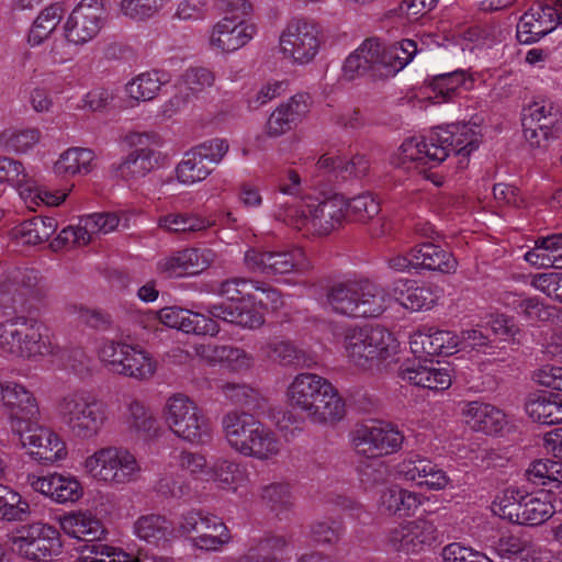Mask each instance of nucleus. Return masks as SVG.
<instances>
[{"instance_id":"nucleus-1","label":"nucleus","mask_w":562,"mask_h":562,"mask_svg":"<svg viewBox=\"0 0 562 562\" xmlns=\"http://www.w3.org/2000/svg\"><path fill=\"white\" fill-rule=\"evenodd\" d=\"M441 296V290L431 285H415L408 279L396 280L390 289L367 278L348 279L334 283L326 295L330 310L348 318H376L393 301L414 312L430 310Z\"/></svg>"},{"instance_id":"nucleus-2","label":"nucleus","mask_w":562,"mask_h":562,"mask_svg":"<svg viewBox=\"0 0 562 562\" xmlns=\"http://www.w3.org/2000/svg\"><path fill=\"white\" fill-rule=\"evenodd\" d=\"M482 140L481 127L475 123H454L438 127L426 136L405 139L393 156V165L405 170L426 173L438 167L453 153L458 169L469 165V158Z\"/></svg>"},{"instance_id":"nucleus-3","label":"nucleus","mask_w":562,"mask_h":562,"mask_svg":"<svg viewBox=\"0 0 562 562\" xmlns=\"http://www.w3.org/2000/svg\"><path fill=\"white\" fill-rule=\"evenodd\" d=\"M284 395L289 407L313 424L333 425L345 417L346 404L339 391L319 374L297 373L289 382Z\"/></svg>"},{"instance_id":"nucleus-4","label":"nucleus","mask_w":562,"mask_h":562,"mask_svg":"<svg viewBox=\"0 0 562 562\" xmlns=\"http://www.w3.org/2000/svg\"><path fill=\"white\" fill-rule=\"evenodd\" d=\"M344 356L358 371L379 373L398 361L401 342L380 325H350L341 340Z\"/></svg>"},{"instance_id":"nucleus-5","label":"nucleus","mask_w":562,"mask_h":562,"mask_svg":"<svg viewBox=\"0 0 562 562\" xmlns=\"http://www.w3.org/2000/svg\"><path fill=\"white\" fill-rule=\"evenodd\" d=\"M273 217L306 235L327 236L344 224L347 217V198L336 194L322 200L304 195L294 204L277 203Z\"/></svg>"},{"instance_id":"nucleus-6","label":"nucleus","mask_w":562,"mask_h":562,"mask_svg":"<svg viewBox=\"0 0 562 562\" xmlns=\"http://www.w3.org/2000/svg\"><path fill=\"white\" fill-rule=\"evenodd\" d=\"M229 447L239 454L260 462L273 463L283 452L279 434L252 414L232 412L222 420Z\"/></svg>"},{"instance_id":"nucleus-7","label":"nucleus","mask_w":562,"mask_h":562,"mask_svg":"<svg viewBox=\"0 0 562 562\" xmlns=\"http://www.w3.org/2000/svg\"><path fill=\"white\" fill-rule=\"evenodd\" d=\"M417 52L413 40H403L389 47L378 40H367L346 58L344 76L349 80L367 72L375 78L393 77L413 60Z\"/></svg>"},{"instance_id":"nucleus-8","label":"nucleus","mask_w":562,"mask_h":562,"mask_svg":"<svg viewBox=\"0 0 562 562\" xmlns=\"http://www.w3.org/2000/svg\"><path fill=\"white\" fill-rule=\"evenodd\" d=\"M57 416L78 439L95 438L108 420V405L93 392L75 390L63 395L56 406Z\"/></svg>"},{"instance_id":"nucleus-9","label":"nucleus","mask_w":562,"mask_h":562,"mask_svg":"<svg viewBox=\"0 0 562 562\" xmlns=\"http://www.w3.org/2000/svg\"><path fill=\"white\" fill-rule=\"evenodd\" d=\"M213 11L217 16L213 24V50L236 52L257 34V25L250 20L254 11L250 0H215Z\"/></svg>"},{"instance_id":"nucleus-10","label":"nucleus","mask_w":562,"mask_h":562,"mask_svg":"<svg viewBox=\"0 0 562 562\" xmlns=\"http://www.w3.org/2000/svg\"><path fill=\"white\" fill-rule=\"evenodd\" d=\"M56 348L46 326L36 318L16 316L0 323V349L14 359L40 361Z\"/></svg>"},{"instance_id":"nucleus-11","label":"nucleus","mask_w":562,"mask_h":562,"mask_svg":"<svg viewBox=\"0 0 562 562\" xmlns=\"http://www.w3.org/2000/svg\"><path fill=\"white\" fill-rule=\"evenodd\" d=\"M252 280L229 279L213 290V318H221L243 328H259L265 323L263 313L256 308H246L255 300L251 293Z\"/></svg>"},{"instance_id":"nucleus-12","label":"nucleus","mask_w":562,"mask_h":562,"mask_svg":"<svg viewBox=\"0 0 562 562\" xmlns=\"http://www.w3.org/2000/svg\"><path fill=\"white\" fill-rule=\"evenodd\" d=\"M209 519L198 512L183 516L178 530L164 516L149 514L140 516L134 524V533L140 540L158 544L175 536H190L192 546L196 549L211 550V537L207 535Z\"/></svg>"},{"instance_id":"nucleus-13","label":"nucleus","mask_w":562,"mask_h":562,"mask_svg":"<svg viewBox=\"0 0 562 562\" xmlns=\"http://www.w3.org/2000/svg\"><path fill=\"white\" fill-rule=\"evenodd\" d=\"M47 288L40 272L33 268H15L0 277V308L13 312L29 311L41 301Z\"/></svg>"},{"instance_id":"nucleus-14","label":"nucleus","mask_w":562,"mask_h":562,"mask_svg":"<svg viewBox=\"0 0 562 562\" xmlns=\"http://www.w3.org/2000/svg\"><path fill=\"white\" fill-rule=\"evenodd\" d=\"M85 468L92 477L112 486L135 482L140 473L135 456L127 449L117 447L97 450L86 459Z\"/></svg>"},{"instance_id":"nucleus-15","label":"nucleus","mask_w":562,"mask_h":562,"mask_svg":"<svg viewBox=\"0 0 562 562\" xmlns=\"http://www.w3.org/2000/svg\"><path fill=\"white\" fill-rule=\"evenodd\" d=\"M322 34L318 25L307 20H293L281 31L279 53L294 65H306L318 54Z\"/></svg>"},{"instance_id":"nucleus-16","label":"nucleus","mask_w":562,"mask_h":562,"mask_svg":"<svg viewBox=\"0 0 562 562\" xmlns=\"http://www.w3.org/2000/svg\"><path fill=\"white\" fill-rule=\"evenodd\" d=\"M99 355L112 372L128 378L147 380L156 371V362L138 346L109 340L101 346Z\"/></svg>"},{"instance_id":"nucleus-17","label":"nucleus","mask_w":562,"mask_h":562,"mask_svg":"<svg viewBox=\"0 0 562 562\" xmlns=\"http://www.w3.org/2000/svg\"><path fill=\"white\" fill-rule=\"evenodd\" d=\"M350 440L358 453L378 458L398 451L404 435L390 423L372 422L358 425L351 431Z\"/></svg>"},{"instance_id":"nucleus-18","label":"nucleus","mask_w":562,"mask_h":562,"mask_svg":"<svg viewBox=\"0 0 562 562\" xmlns=\"http://www.w3.org/2000/svg\"><path fill=\"white\" fill-rule=\"evenodd\" d=\"M165 419L170 430L184 440L196 442L207 434V418L202 415L198 405L183 394L168 398Z\"/></svg>"},{"instance_id":"nucleus-19","label":"nucleus","mask_w":562,"mask_h":562,"mask_svg":"<svg viewBox=\"0 0 562 562\" xmlns=\"http://www.w3.org/2000/svg\"><path fill=\"white\" fill-rule=\"evenodd\" d=\"M12 543L21 557L37 562H48L61 552L59 531L41 522L23 526Z\"/></svg>"},{"instance_id":"nucleus-20","label":"nucleus","mask_w":562,"mask_h":562,"mask_svg":"<svg viewBox=\"0 0 562 562\" xmlns=\"http://www.w3.org/2000/svg\"><path fill=\"white\" fill-rule=\"evenodd\" d=\"M105 18V0H81L64 24L65 38L75 45H85L99 34Z\"/></svg>"},{"instance_id":"nucleus-21","label":"nucleus","mask_w":562,"mask_h":562,"mask_svg":"<svg viewBox=\"0 0 562 562\" xmlns=\"http://www.w3.org/2000/svg\"><path fill=\"white\" fill-rule=\"evenodd\" d=\"M248 270L265 274L304 273L312 268L311 260L300 247L286 251H261L249 249L245 254Z\"/></svg>"},{"instance_id":"nucleus-22","label":"nucleus","mask_w":562,"mask_h":562,"mask_svg":"<svg viewBox=\"0 0 562 562\" xmlns=\"http://www.w3.org/2000/svg\"><path fill=\"white\" fill-rule=\"evenodd\" d=\"M562 24V0L537 2L522 14L517 24L521 44L538 42Z\"/></svg>"},{"instance_id":"nucleus-23","label":"nucleus","mask_w":562,"mask_h":562,"mask_svg":"<svg viewBox=\"0 0 562 562\" xmlns=\"http://www.w3.org/2000/svg\"><path fill=\"white\" fill-rule=\"evenodd\" d=\"M20 437V442L32 459L50 464L64 460L67 457V447L65 441L58 434L46 427H27L23 430L21 427L15 428Z\"/></svg>"},{"instance_id":"nucleus-24","label":"nucleus","mask_w":562,"mask_h":562,"mask_svg":"<svg viewBox=\"0 0 562 562\" xmlns=\"http://www.w3.org/2000/svg\"><path fill=\"white\" fill-rule=\"evenodd\" d=\"M437 538L435 524L418 517L406 520L393 528L389 533V543L393 549L406 554H418L431 547Z\"/></svg>"},{"instance_id":"nucleus-25","label":"nucleus","mask_w":562,"mask_h":562,"mask_svg":"<svg viewBox=\"0 0 562 562\" xmlns=\"http://www.w3.org/2000/svg\"><path fill=\"white\" fill-rule=\"evenodd\" d=\"M454 375L452 364L432 359L408 363L400 371L403 381L432 392L448 390Z\"/></svg>"},{"instance_id":"nucleus-26","label":"nucleus","mask_w":562,"mask_h":562,"mask_svg":"<svg viewBox=\"0 0 562 562\" xmlns=\"http://www.w3.org/2000/svg\"><path fill=\"white\" fill-rule=\"evenodd\" d=\"M461 417L472 430L486 435H502L509 429V419L498 407L483 402H468L461 407Z\"/></svg>"},{"instance_id":"nucleus-27","label":"nucleus","mask_w":562,"mask_h":562,"mask_svg":"<svg viewBox=\"0 0 562 562\" xmlns=\"http://www.w3.org/2000/svg\"><path fill=\"white\" fill-rule=\"evenodd\" d=\"M0 402L12 422V427L15 428H20L23 423L32 420L38 414L34 394L16 382L0 383Z\"/></svg>"},{"instance_id":"nucleus-28","label":"nucleus","mask_w":562,"mask_h":562,"mask_svg":"<svg viewBox=\"0 0 562 562\" xmlns=\"http://www.w3.org/2000/svg\"><path fill=\"white\" fill-rule=\"evenodd\" d=\"M27 482L35 492L59 504L75 503L82 496L80 482L69 474L29 475Z\"/></svg>"},{"instance_id":"nucleus-29","label":"nucleus","mask_w":562,"mask_h":562,"mask_svg":"<svg viewBox=\"0 0 562 562\" xmlns=\"http://www.w3.org/2000/svg\"><path fill=\"white\" fill-rule=\"evenodd\" d=\"M558 498L549 490H538L527 493L521 503L518 525L539 527L550 520L557 513Z\"/></svg>"},{"instance_id":"nucleus-30","label":"nucleus","mask_w":562,"mask_h":562,"mask_svg":"<svg viewBox=\"0 0 562 562\" xmlns=\"http://www.w3.org/2000/svg\"><path fill=\"white\" fill-rule=\"evenodd\" d=\"M423 494L392 484L381 491L378 498V509L390 516H413L424 504Z\"/></svg>"},{"instance_id":"nucleus-31","label":"nucleus","mask_w":562,"mask_h":562,"mask_svg":"<svg viewBox=\"0 0 562 562\" xmlns=\"http://www.w3.org/2000/svg\"><path fill=\"white\" fill-rule=\"evenodd\" d=\"M211 146L199 145L187 151L176 168L177 179L184 184H193L211 173Z\"/></svg>"},{"instance_id":"nucleus-32","label":"nucleus","mask_w":562,"mask_h":562,"mask_svg":"<svg viewBox=\"0 0 562 562\" xmlns=\"http://www.w3.org/2000/svg\"><path fill=\"white\" fill-rule=\"evenodd\" d=\"M416 269H427L442 273H453L458 262L453 255L432 243H423L411 250Z\"/></svg>"},{"instance_id":"nucleus-33","label":"nucleus","mask_w":562,"mask_h":562,"mask_svg":"<svg viewBox=\"0 0 562 562\" xmlns=\"http://www.w3.org/2000/svg\"><path fill=\"white\" fill-rule=\"evenodd\" d=\"M472 78L463 69L434 76L429 80L428 88L434 103H441L451 100L461 90L472 87Z\"/></svg>"},{"instance_id":"nucleus-34","label":"nucleus","mask_w":562,"mask_h":562,"mask_svg":"<svg viewBox=\"0 0 562 562\" xmlns=\"http://www.w3.org/2000/svg\"><path fill=\"white\" fill-rule=\"evenodd\" d=\"M524 258L537 268H562V233L537 239L535 247Z\"/></svg>"},{"instance_id":"nucleus-35","label":"nucleus","mask_w":562,"mask_h":562,"mask_svg":"<svg viewBox=\"0 0 562 562\" xmlns=\"http://www.w3.org/2000/svg\"><path fill=\"white\" fill-rule=\"evenodd\" d=\"M58 223L50 216H34L12 228V238L23 245L42 244L56 232Z\"/></svg>"},{"instance_id":"nucleus-36","label":"nucleus","mask_w":562,"mask_h":562,"mask_svg":"<svg viewBox=\"0 0 562 562\" xmlns=\"http://www.w3.org/2000/svg\"><path fill=\"white\" fill-rule=\"evenodd\" d=\"M527 415L535 422L552 425L562 423V397L553 394H535L525 405Z\"/></svg>"},{"instance_id":"nucleus-37","label":"nucleus","mask_w":562,"mask_h":562,"mask_svg":"<svg viewBox=\"0 0 562 562\" xmlns=\"http://www.w3.org/2000/svg\"><path fill=\"white\" fill-rule=\"evenodd\" d=\"M60 528L68 536L83 541H94L103 535L101 521L90 513L79 512L63 516Z\"/></svg>"},{"instance_id":"nucleus-38","label":"nucleus","mask_w":562,"mask_h":562,"mask_svg":"<svg viewBox=\"0 0 562 562\" xmlns=\"http://www.w3.org/2000/svg\"><path fill=\"white\" fill-rule=\"evenodd\" d=\"M170 81V75L161 70H150L137 75L126 85L127 94L136 101H150L161 86Z\"/></svg>"},{"instance_id":"nucleus-39","label":"nucleus","mask_w":562,"mask_h":562,"mask_svg":"<svg viewBox=\"0 0 562 562\" xmlns=\"http://www.w3.org/2000/svg\"><path fill=\"white\" fill-rule=\"evenodd\" d=\"M159 156L151 148L136 149L120 164L117 172L125 180L143 178L158 165Z\"/></svg>"},{"instance_id":"nucleus-40","label":"nucleus","mask_w":562,"mask_h":562,"mask_svg":"<svg viewBox=\"0 0 562 562\" xmlns=\"http://www.w3.org/2000/svg\"><path fill=\"white\" fill-rule=\"evenodd\" d=\"M64 13V7L58 2L43 9L29 31L27 43L31 46L41 45L60 23Z\"/></svg>"},{"instance_id":"nucleus-41","label":"nucleus","mask_w":562,"mask_h":562,"mask_svg":"<svg viewBox=\"0 0 562 562\" xmlns=\"http://www.w3.org/2000/svg\"><path fill=\"white\" fill-rule=\"evenodd\" d=\"M525 492L516 486H508L499 491L491 504L493 514L518 525Z\"/></svg>"},{"instance_id":"nucleus-42","label":"nucleus","mask_w":562,"mask_h":562,"mask_svg":"<svg viewBox=\"0 0 562 562\" xmlns=\"http://www.w3.org/2000/svg\"><path fill=\"white\" fill-rule=\"evenodd\" d=\"M94 154L89 148L74 147L63 153L55 162L54 170L57 175L88 173L92 169Z\"/></svg>"},{"instance_id":"nucleus-43","label":"nucleus","mask_w":562,"mask_h":562,"mask_svg":"<svg viewBox=\"0 0 562 562\" xmlns=\"http://www.w3.org/2000/svg\"><path fill=\"white\" fill-rule=\"evenodd\" d=\"M247 481V471L244 465L223 460L213 468V484L226 491H236Z\"/></svg>"},{"instance_id":"nucleus-44","label":"nucleus","mask_w":562,"mask_h":562,"mask_svg":"<svg viewBox=\"0 0 562 562\" xmlns=\"http://www.w3.org/2000/svg\"><path fill=\"white\" fill-rule=\"evenodd\" d=\"M41 139L37 128H9L0 134V147L9 153H26Z\"/></svg>"},{"instance_id":"nucleus-45","label":"nucleus","mask_w":562,"mask_h":562,"mask_svg":"<svg viewBox=\"0 0 562 562\" xmlns=\"http://www.w3.org/2000/svg\"><path fill=\"white\" fill-rule=\"evenodd\" d=\"M158 226L170 233L200 232L210 226V221L189 213H169L161 215L157 222Z\"/></svg>"},{"instance_id":"nucleus-46","label":"nucleus","mask_w":562,"mask_h":562,"mask_svg":"<svg viewBox=\"0 0 562 562\" xmlns=\"http://www.w3.org/2000/svg\"><path fill=\"white\" fill-rule=\"evenodd\" d=\"M30 514V505L10 487L0 484V519L22 521Z\"/></svg>"},{"instance_id":"nucleus-47","label":"nucleus","mask_w":562,"mask_h":562,"mask_svg":"<svg viewBox=\"0 0 562 562\" xmlns=\"http://www.w3.org/2000/svg\"><path fill=\"white\" fill-rule=\"evenodd\" d=\"M380 210V200L370 192H363L347 199V215L350 214L358 223H369L379 215Z\"/></svg>"},{"instance_id":"nucleus-48","label":"nucleus","mask_w":562,"mask_h":562,"mask_svg":"<svg viewBox=\"0 0 562 562\" xmlns=\"http://www.w3.org/2000/svg\"><path fill=\"white\" fill-rule=\"evenodd\" d=\"M527 475L529 481L533 483L547 485L554 484L557 487L562 488V463L551 459H540L533 461L528 470Z\"/></svg>"},{"instance_id":"nucleus-49","label":"nucleus","mask_w":562,"mask_h":562,"mask_svg":"<svg viewBox=\"0 0 562 562\" xmlns=\"http://www.w3.org/2000/svg\"><path fill=\"white\" fill-rule=\"evenodd\" d=\"M504 304L521 314L530 323L542 321L549 316V312L536 297L510 293L504 297Z\"/></svg>"},{"instance_id":"nucleus-50","label":"nucleus","mask_w":562,"mask_h":562,"mask_svg":"<svg viewBox=\"0 0 562 562\" xmlns=\"http://www.w3.org/2000/svg\"><path fill=\"white\" fill-rule=\"evenodd\" d=\"M165 0H121L120 12L135 21H142L153 16L162 5Z\"/></svg>"},{"instance_id":"nucleus-51","label":"nucleus","mask_w":562,"mask_h":562,"mask_svg":"<svg viewBox=\"0 0 562 562\" xmlns=\"http://www.w3.org/2000/svg\"><path fill=\"white\" fill-rule=\"evenodd\" d=\"M261 352L265 357L278 361L282 364H292L299 358V350L296 347L282 339H273L261 347Z\"/></svg>"},{"instance_id":"nucleus-52","label":"nucleus","mask_w":562,"mask_h":562,"mask_svg":"<svg viewBox=\"0 0 562 562\" xmlns=\"http://www.w3.org/2000/svg\"><path fill=\"white\" fill-rule=\"evenodd\" d=\"M495 550L504 559H513L520 553H526L525 562H527V559L530 560L532 552L536 551L528 541L514 535L501 537L495 546Z\"/></svg>"},{"instance_id":"nucleus-53","label":"nucleus","mask_w":562,"mask_h":562,"mask_svg":"<svg viewBox=\"0 0 562 562\" xmlns=\"http://www.w3.org/2000/svg\"><path fill=\"white\" fill-rule=\"evenodd\" d=\"M524 138L532 149L546 148L557 137V128L552 122L543 125L522 124Z\"/></svg>"},{"instance_id":"nucleus-54","label":"nucleus","mask_w":562,"mask_h":562,"mask_svg":"<svg viewBox=\"0 0 562 562\" xmlns=\"http://www.w3.org/2000/svg\"><path fill=\"white\" fill-rule=\"evenodd\" d=\"M87 235L91 238L94 234H108L114 231L120 218L115 213H93L81 217Z\"/></svg>"},{"instance_id":"nucleus-55","label":"nucleus","mask_w":562,"mask_h":562,"mask_svg":"<svg viewBox=\"0 0 562 562\" xmlns=\"http://www.w3.org/2000/svg\"><path fill=\"white\" fill-rule=\"evenodd\" d=\"M286 90L283 80H269L261 85L247 100L250 110H258Z\"/></svg>"},{"instance_id":"nucleus-56","label":"nucleus","mask_w":562,"mask_h":562,"mask_svg":"<svg viewBox=\"0 0 562 562\" xmlns=\"http://www.w3.org/2000/svg\"><path fill=\"white\" fill-rule=\"evenodd\" d=\"M90 243V237L80 222L77 226H67L50 241L49 247L54 251H58L68 246H83Z\"/></svg>"},{"instance_id":"nucleus-57","label":"nucleus","mask_w":562,"mask_h":562,"mask_svg":"<svg viewBox=\"0 0 562 562\" xmlns=\"http://www.w3.org/2000/svg\"><path fill=\"white\" fill-rule=\"evenodd\" d=\"M71 313L77 316L78 321L94 329L106 330L112 324L111 316L101 310L89 308L82 305H74L71 307Z\"/></svg>"},{"instance_id":"nucleus-58","label":"nucleus","mask_w":562,"mask_h":562,"mask_svg":"<svg viewBox=\"0 0 562 562\" xmlns=\"http://www.w3.org/2000/svg\"><path fill=\"white\" fill-rule=\"evenodd\" d=\"M531 285L547 296L562 302V272L538 273L532 277Z\"/></svg>"},{"instance_id":"nucleus-59","label":"nucleus","mask_w":562,"mask_h":562,"mask_svg":"<svg viewBox=\"0 0 562 562\" xmlns=\"http://www.w3.org/2000/svg\"><path fill=\"white\" fill-rule=\"evenodd\" d=\"M554 105L543 101H536L529 104L522 113L521 124L543 125L552 122L555 125Z\"/></svg>"},{"instance_id":"nucleus-60","label":"nucleus","mask_w":562,"mask_h":562,"mask_svg":"<svg viewBox=\"0 0 562 562\" xmlns=\"http://www.w3.org/2000/svg\"><path fill=\"white\" fill-rule=\"evenodd\" d=\"M218 361L233 370L248 368L250 358L240 349L221 346L213 349V362Z\"/></svg>"},{"instance_id":"nucleus-61","label":"nucleus","mask_w":562,"mask_h":562,"mask_svg":"<svg viewBox=\"0 0 562 562\" xmlns=\"http://www.w3.org/2000/svg\"><path fill=\"white\" fill-rule=\"evenodd\" d=\"M127 423L135 431L147 434L154 428L155 419L144 405L133 401L128 406Z\"/></svg>"},{"instance_id":"nucleus-62","label":"nucleus","mask_w":562,"mask_h":562,"mask_svg":"<svg viewBox=\"0 0 562 562\" xmlns=\"http://www.w3.org/2000/svg\"><path fill=\"white\" fill-rule=\"evenodd\" d=\"M311 98L305 93H299L278 108L289 119L292 125L301 121L310 111Z\"/></svg>"},{"instance_id":"nucleus-63","label":"nucleus","mask_w":562,"mask_h":562,"mask_svg":"<svg viewBox=\"0 0 562 562\" xmlns=\"http://www.w3.org/2000/svg\"><path fill=\"white\" fill-rule=\"evenodd\" d=\"M176 458L182 469L188 470L196 479L207 481L210 468L204 456L181 451Z\"/></svg>"},{"instance_id":"nucleus-64","label":"nucleus","mask_w":562,"mask_h":562,"mask_svg":"<svg viewBox=\"0 0 562 562\" xmlns=\"http://www.w3.org/2000/svg\"><path fill=\"white\" fill-rule=\"evenodd\" d=\"M532 379L539 385L562 392V367L544 364L533 372Z\"/></svg>"}]
</instances>
